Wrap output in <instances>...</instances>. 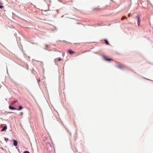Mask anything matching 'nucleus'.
<instances>
[{
    "label": "nucleus",
    "mask_w": 153,
    "mask_h": 153,
    "mask_svg": "<svg viewBox=\"0 0 153 153\" xmlns=\"http://www.w3.org/2000/svg\"><path fill=\"white\" fill-rule=\"evenodd\" d=\"M117 67L120 69H122L124 68L125 67V66L123 65L120 64L118 65L117 66Z\"/></svg>",
    "instance_id": "nucleus-1"
},
{
    "label": "nucleus",
    "mask_w": 153,
    "mask_h": 153,
    "mask_svg": "<svg viewBox=\"0 0 153 153\" xmlns=\"http://www.w3.org/2000/svg\"><path fill=\"white\" fill-rule=\"evenodd\" d=\"M137 18V23L138 25H139L140 24V20L139 16L138 15L136 16Z\"/></svg>",
    "instance_id": "nucleus-2"
},
{
    "label": "nucleus",
    "mask_w": 153,
    "mask_h": 153,
    "mask_svg": "<svg viewBox=\"0 0 153 153\" xmlns=\"http://www.w3.org/2000/svg\"><path fill=\"white\" fill-rule=\"evenodd\" d=\"M61 59L59 58H56L55 59H54V61L55 62H57V61H60L61 60Z\"/></svg>",
    "instance_id": "nucleus-3"
},
{
    "label": "nucleus",
    "mask_w": 153,
    "mask_h": 153,
    "mask_svg": "<svg viewBox=\"0 0 153 153\" xmlns=\"http://www.w3.org/2000/svg\"><path fill=\"white\" fill-rule=\"evenodd\" d=\"M68 52L71 55H73L74 53V51L70 50H68Z\"/></svg>",
    "instance_id": "nucleus-4"
},
{
    "label": "nucleus",
    "mask_w": 153,
    "mask_h": 153,
    "mask_svg": "<svg viewBox=\"0 0 153 153\" xmlns=\"http://www.w3.org/2000/svg\"><path fill=\"white\" fill-rule=\"evenodd\" d=\"M9 108L11 110H16V108H14L13 106H11V105H10L9 107Z\"/></svg>",
    "instance_id": "nucleus-5"
},
{
    "label": "nucleus",
    "mask_w": 153,
    "mask_h": 153,
    "mask_svg": "<svg viewBox=\"0 0 153 153\" xmlns=\"http://www.w3.org/2000/svg\"><path fill=\"white\" fill-rule=\"evenodd\" d=\"M13 141L14 142V145L15 146H16L17 145V144H18V143H17V141L15 140H13Z\"/></svg>",
    "instance_id": "nucleus-6"
},
{
    "label": "nucleus",
    "mask_w": 153,
    "mask_h": 153,
    "mask_svg": "<svg viewBox=\"0 0 153 153\" xmlns=\"http://www.w3.org/2000/svg\"><path fill=\"white\" fill-rule=\"evenodd\" d=\"M104 59L105 60H106V61H110L111 60V59L108 58H107V57H104Z\"/></svg>",
    "instance_id": "nucleus-7"
},
{
    "label": "nucleus",
    "mask_w": 153,
    "mask_h": 153,
    "mask_svg": "<svg viewBox=\"0 0 153 153\" xmlns=\"http://www.w3.org/2000/svg\"><path fill=\"white\" fill-rule=\"evenodd\" d=\"M7 129V127L6 125H5L1 130V131H4L6 130Z\"/></svg>",
    "instance_id": "nucleus-8"
},
{
    "label": "nucleus",
    "mask_w": 153,
    "mask_h": 153,
    "mask_svg": "<svg viewBox=\"0 0 153 153\" xmlns=\"http://www.w3.org/2000/svg\"><path fill=\"white\" fill-rule=\"evenodd\" d=\"M22 108H23V107H22L21 106H19V108H16V110H17L19 111V110H21Z\"/></svg>",
    "instance_id": "nucleus-9"
},
{
    "label": "nucleus",
    "mask_w": 153,
    "mask_h": 153,
    "mask_svg": "<svg viewBox=\"0 0 153 153\" xmlns=\"http://www.w3.org/2000/svg\"><path fill=\"white\" fill-rule=\"evenodd\" d=\"M104 41L105 42V43L106 45H108L109 44V42L107 40L105 39L104 40Z\"/></svg>",
    "instance_id": "nucleus-10"
},
{
    "label": "nucleus",
    "mask_w": 153,
    "mask_h": 153,
    "mask_svg": "<svg viewBox=\"0 0 153 153\" xmlns=\"http://www.w3.org/2000/svg\"><path fill=\"white\" fill-rule=\"evenodd\" d=\"M125 18L127 19V18L126 16H123V17H122L121 19V20H123Z\"/></svg>",
    "instance_id": "nucleus-11"
},
{
    "label": "nucleus",
    "mask_w": 153,
    "mask_h": 153,
    "mask_svg": "<svg viewBox=\"0 0 153 153\" xmlns=\"http://www.w3.org/2000/svg\"><path fill=\"white\" fill-rule=\"evenodd\" d=\"M23 153H30V152L27 151H25L23 152Z\"/></svg>",
    "instance_id": "nucleus-12"
},
{
    "label": "nucleus",
    "mask_w": 153,
    "mask_h": 153,
    "mask_svg": "<svg viewBox=\"0 0 153 153\" xmlns=\"http://www.w3.org/2000/svg\"><path fill=\"white\" fill-rule=\"evenodd\" d=\"M3 7V6L2 5H0V8H2Z\"/></svg>",
    "instance_id": "nucleus-13"
},
{
    "label": "nucleus",
    "mask_w": 153,
    "mask_h": 153,
    "mask_svg": "<svg viewBox=\"0 0 153 153\" xmlns=\"http://www.w3.org/2000/svg\"><path fill=\"white\" fill-rule=\"evenodd\" d=\"M20 115L22 116L23 114V113L22 112H21L20 113Z\"/></svg>",
    "instance_id": "nucleus-14"
},
{
    "label": "nucleus",
    "mask_w": 153,
    "mask_h": 153,
    "mask_svg": "<svg viewBox=\"0 0 153 153\" xmlns=\"http://www.w3.org/2000/svg\"><path fill=\"white\" fill-rule=\"evenodd\" d=\"M38 82L39 83L40 81V79H37Z\"/></svg>",
    "instance_id": "nucleus-15"
},
{
    "label": "nucleus",
    "mask_w": 153,
    "mask_h": 153,
    "mask_svg": "<svg viewBox=\"0 0 153 153\" xmlns=\"http://www.w3.org/2000/svg\"><path fill=\"white\" fill-rule=\"evenodd\" d=\"M5 140H6V141H7V140H8V139H5Z\"/></svg>",
    "instance_id": "nucleus-16"
},
{
    "label": "nucleus",
    "mask_w": 153,
    "mask_h": 153,
    "mask_svg": "<svg viewBox=\"0 0 153 153\" xmlns=\"http://www.w3.org/2000/svg\"><path fill=\"white\" fill-rule=\"evenodd\" d=\"M130 14H128V17H130Z\"/></svg>",
    "instance_id": "nucleus-17"
},
{
    "label": "nucleus",
    "mask_w": 153,
    "mask_h": 153,
    "mask_svg": "<svg viewBox=\"0 0 153 153\" xmlns=\"http://www.w3.org/2000/svg\"><path fill=\"white\" fill-rule=\"evenodd\" d=\"M46 46L47 48L48 47V46L47 45H46Z\"/></svg>",
    "instance_id": "nucleus-18"
}]
</instances>
